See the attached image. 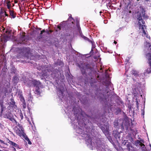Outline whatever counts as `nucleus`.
I'll return each mask as SVG.
<instances>
[{
    "label": "nucleus",
    "mask_w": 151,
    "mask_h": 151,
    "mask_svg": "<svg viewBox=\"0 0 151 151\" xmlns=\"http://www.w3.org/2000/svg\"><path fill=\"white\" fill-rule=\"evenodd\" d=\"M140 74H139L137 72H134V73H133V76L137 78L135 79L133 78V81L139 84H141L142 83V81H143L144 80L143 78H140Z\"/></svg>",
    "instance_id": "nucleus-11"
},
{
    "label": "nucleus",
    "mask_w": 151,
    "mask_h": 151,
    "mask_svg": "<svg viewBox=\"0 0 151 151\" xmlns=\"http://www.w3.org/2000/svg\"><path fill=\"white\" fill-rule=\"evenodd\" d=\"M17 125L19 128H17V129L16 130L17 134L20 137L25 136L24 129L22 126L19 123Z\"/></svg>",
    "instance_id": "nucleus-12"
},
{
    "label": "nucleus",
    "mask_w": 151,
    "mask_h": 151,
    "mask_svg": "<svg viewBox=\"0 0 151 151\" xmlns=\"http://www.w3.org/2000/svg\"><path fill=\"white\" fill-rule=\"evenodd\" d=\"M68 21L70 22L71 23L64 24V32L66 36L74 37L79 34L81 38H87L82 33L80 26L79 19L76 18L75 19L70 14Z\"/></svg>",
    "instance_id": "nucleus-2"
},
{
    "label": "nucleus",
    "mask_w": 151,
    "mask_h": 151,
    "mask_svg": "<svg viewBox=\"0 0 151 151\" xmlns=\"http://www.w3.org/2000/svg\"><path fill=\"white\" fill-rule=\"evenodd\" d=\"M10 2L9 1H8L6 3L7 7L8 9H9L11 6V5L10 4Z\"/></svg>",
    "instance_id": "nucleus-28"
},
{
    "label": "nucleus",
    "mask_w": 151,
    "mask_h": 151,
    "mask_svg": "<svg viewBox=\"0 0 151 151\" xmlns=\"http://www.w3.org/2000/svg\"><path fill=\"white\" fill-rule=\"evenodd\" d=\"M70 119L71 120V121L73 120V119L72 118V117H70Z\"/></svg>",
    "instance_id": "nucleus-40"
},
{
    "label": "nucleus",
    "mask_w": 151,
    "mask_h": 151,
    "mask_svg": "<svg viewBox=\"0 0 151 151\" xmlns=\"http://www.w3.org/2000/svg\"><path fill=\"white\" fill-rule=\"evenodd\" d=\"M142 16L144 18L147 19L148 17V16H146L145 15V13H144V14H143Z\"/></svg>",
    "instance_id": "nucleus-33"
},
{
    "label": "nucleus",
    "mask_w": 151,
    "mask_h": 151,
    "mask_svg": "<svg viewBox=\"0 0 151 151\" xmlns=\"http://www.w3.org/2000/svg\"><path fill=\"white\" fill-rule=\"evenodd\" d=\"M13 40L15 41V44L17 43L18 44H25V41L28 40L29 38H13Z\"/></svg>",
    "instance_id": "nucleus-13"
},
{
    "label": "nucleus",
    "mask_w": 151,
    "mask_h": 151,
    "mask_svg": "<svg viewBox=\"0 0 151 151\" xmlns=\"http://www.w3.org/2000/svg\"><path fill=\"white\" fill-rule=\"evenodd\" d=\"M85 39H86V40L89 42H90L92 44V48L91 50V52L93 51V49L95 48V45H94V42L93 41L92 38H91V39L90 40L89 38H85Z\"/></svg>",
    "instance_id": "nucleus-16"
},
{
    "label": "nucleus",
    "mask_w": 151,
    "mask_h": 151,
    "mask_svg": "<svg viewBox=\"0 0 151 151\" xmlns=\"http://www.w3.org/2000/svg\"><path fill=\"white\" fill-rule=\"evenodd\" d=\"M148 60V63L149 65V67L145 70V74L151 73V58L150 59H147Z\"/></svg>",
    "instance_id": "nucleus-14"
},
{
    "label": "nucleus",
    "mask_w": 151,
    "mask_h": 151,
    "mask_svg": "<svg viewBox=\"0 0 151 151\" xmlns=\"http://www.w3.org/2000/svg\"><path fill=\"white\" fill-rule=\"evenodd\" d=\"M20 54L25 56L28 59H32L29 56L31 54H30L29 48V47H24L21 49Z\"/></svg>",
    "instance_id": "nucleus-10"
},
{
    "label": "nucleus",
    "mask_w": 151,
    "mask_h": 151,
    "mask_svg": "<svg viewBox=\"0 0 151 151\" xmlns=\"http://www.w3.org/2000/svg\"><path fill=\"white\" fill-rule=\"evenodd\" d=\"M8 143L10 144L12 146V147H19V145L17 144L16 143L13 142L12 141L9 140V142H8Z\"/></svg>",
    "instance_id": "nucleus-19"
},
{
    "label": "nucleus",
    "mask_w": 151,
    "mask_h": 151,
    "mask_svg": "<svg viewBox=\"0 0 151 151\" xmlns=\"http://www.w3.org/2000/svg\"><path fill=\"white\" fill-rule=\"evenodd\" d=\"M114 43L115 44H116L117 43V42H116V41H114Z\"/></svg>",
    "instance_id": "nucleus-42"
},
{
    "label": "nucleus",
    "mask_w": 151,
    "mask_h": 151,
    "mask_svg": "<svg viewBox=\"0 0 151 151\" xmlns=\"http://www.w3.org/2000/svg\"><path fill=\"white\" fill-rule=\"evenodd\" d=\"M4 35V38H15V33L10 29H5L3 27L2 29Z\"/></svg>",
    "instance_id": "nucleus-7"
},
{
    "label": "nucleus",
    "mask_w": 151,
    "mask_h": 151,
    "mask_svg": "<svg viewBox=\"0 0 151 151\" xmlns=\"http://www.w3.org/2000/svg\"><path fill=\"white\" fill-rule=\"evenodd\" d=\"M11 148V150H12V151H16V149L14 147H12Z\"/></svg>",
    "instance_id": "nucleus-34"
},
{
    "label": "nucleus",
    "mask_w": 151,
    "mask_h": 151,
    "mask_svg": "<svg viewBox=\"0 0 151 151\" xmlns=\"http://www.w3.org/2000/svg\"><path fill=\"white\" fill-rule=\"evenodd\" d=\"M99 94H98V93L97 92V94H95V95L94 96V98L96 99V98L100 99H102L103 98V97H104V96L103 94H102L101 93H100L99 92Z\"/></svg>",
    "instance_id": "nucleus-17"
},
{
    "label": "nucleus",
    "mask_w": 151,
    "mask_h": 151,
    "mask_svg": "<svg viewBox=\"0 0 151 151\" xmlns=\"http://www.w3.org/2000/svg\"><path fill=\"white\" fill-rule=\"evenodd\" d=\"M22 137H23L26 140H27V141L29 140V138L25 134V136H22Z\"/></svg>",
    "instance_id": "nucleus-32"
},
{
    "label": "nucleus",
    "mask_w": 151,
    "mask_h": 151,
    "mask_svg": "<svg viewBox=\"0 0 151 151\" xmlns=\"http://www.w3.org/2000/svg\"><path fill=\"white\" fill-rule=\"evenodd\" d=\"M46 70H47V72L49 73V74L47 73V74L45 75V76H46L47 75L50 74L52 76V77L53 78L55 77H58L59 76L58 70L57 69L55 70V71L53 72V69L52 70V67H50V68L48 67H47Z\"/></svg>",
    "instance_id": "nucleus-9"
},
{
    "label": "nucleus",
    "mask_w": 151,
    "mask_h": 151,
    "mask_svg": "<svg viewBox=\"0 0 151 151\" xmlns=\"http://www.w3.org/2000/svg\"><path fill=\"white\" fill-rule=\"evenodd\" d=\"M0 143L2 144H5L4 142L2 140L1 141V142H0Z\"/></svg>",
    "instance_id": "nucleus-37"
},
{
    "label": "nucleus",
    "mask_w": 151,
    "mask_h": 151,
    "mask_svg": "<svg viewBox=\"0 0 151 151\" xmlns=\"http://www.w3.org/2000/svg\"><path fill=\"white\" fill-rule=\"evenodd\" d=\"M0 39H1V40H2L1 39H2L3 38H1Z\"/></svg>",
    "instance_id": "nucleus-49"
},
{
    "label": "nucleus",
    "mask_w": 151,
    "mask_h": 151,
    "mask_svg": "<svg viewBox=\"0 0 151 151\" xmlns=\"http://www.w3.org/2000/svg\"><path fill=\"white\" fill-rule=\"evenodd\" d=\"M4 15H5L6 16H8V14L6 13V12H4Z\"/></svg>",
    "instance_id": "nucleus-36"
},
{
    "label": "nucleus",
    "mask_w": 151,
    "mask_h": 151,
    "mask_svg": "<svg viewBox=\"0 0 151 151\" xmlns=\"http://www.w3.org/2000/svg\"><path fill=\"white\" fill-rule=\"evenodd\" d=\"M144 0L145 1H150L151 0Z\"/></svg>",
    "instance_id": "nucleus-39"
},
{
    "label": "nucleus",
    "mask_w": 151,
    "mask_h": 151,
    "mask_svg": "<svg viewBox=\"0 0 151 151\" xmlns=\"http://www.w3.org/2000/svg\"><path fill=\"white\" fill-rule=\"evenodd\" d=\"M10 15L13 18H15L16 17V14L14 13V12L13 11L10 10L9 11Z\"/></svg>",
    "instance_id": "nucleus-21"
},
{
    "label": "nucleus",
    "mask_w": 151,
    "mask_h": 151,
    "mask_svg": "<svg viewBox=\"0 0 151 151\" xmlns=\"http://www.w3.org/2000/svg\"><path fill=\"white\" fill-rule=\"evenodd\" d=\"M126 63H125V70L126 71H127L128 70V65H129V63H128L127 61H125Z\"/></svg>",
    "instance_id": "nucleus-27"
},
{
    "label": "nucleus",
    "mask_w": 151,
    "mask_h": 151,
    "mask_svg": "<svg viewBox=\"0 0 151 151\" xmlns=\"http://www.w3.org/2000/svg\"><path fill=\"white\" fill-rule=\"evenodd\" d=\"M28 144H31V142L30 141H29V142H28Z\"/></svg>",
    "instance_id": "nucleus-43"
},
{
    "label": "nucleus",
    "mask_w": 151,
    "mask_h": 151,
    "mask_svg": "<svg viewBox=\"0 0 151 151\" xmlns=\"http://www.w3.org/2000/svg\"><path fill=\"white\" fill-rule=\"evenodd\" d=\"M64 87L62 86L58 88L57 90L58 91V94L59 97L63 96V93L64 91Z\"/></svg>",
    "instance_id": "nucleus-15"
},
{
    "label": "nucleus",
    "mask_w": 151,
    "mask_h": 151,
    "mask_svg": "<svg viewBox=\"0 0 151 151\" xmlns=\"http://www.w3.org/2000/svg\"><path fill=\"white\" fill-rule=\"evenodd\" d=\"M3 100L2 99L1 100L0 99V104L1 106V114L3 116L4 118H6L9 119L13 122H15L17 123V122L16 120L13 118V116L11 114V112L13 111L17 112V109H16L17 106L16 105H13V107L9 106L8 107L7 109L6 112L4 113L3 111L5 109V107L3 106V105L2 104Z\"/></svg>",
    "instance_id": "nucleus-3"
},
{
    "label": "nucleus",
    "mask_w": 151,
    "mask_h": 151,
    "mask_svg": "<svg viewBox=\"0 0 151 151\" xmlns=\"http://www.w3.org/2000/svg\"><path fill=\"white\" fill-rule=\"evenodd\" d=\"M5 17L4 15V12H1L0 13V18L1 20V22H3L5 19Z\"/></svg>",
    "instance_id": "nucleus-23"
},
{
    "label": "nucleus",
    "mask_w": 151,
    "mask_h": 151,
    "mask_svg": "<svg viewBox=\"0 0 151 151\" xmlns=\"http://www.w3.org/2000/svg\"><path fill=\"white\" fill-rule=\"evenodd\" d=\"M144 52L146 58H151V43L150 39L146 41L144 43Z\"/></svg>",
    "instance_id": "nucleus-4"
},
{
    "label": "nucleus",
    "mask_w": 151,
    "mask_h": 151,
    "mask_svg": "<svg viewBox=\"0 0 151 151\" xmlns=\"http://www.w3.org/2000/svg\"><path fill=\"white\" fill-rule=\"evenodd\" d=\"M75 110H76V108H75V107H74L73 108V111H74V115H75V116H77V114H78L79 113H78V111H76ZM78 118H79L78 117H75V119H78Z\"/></svg>",
    "instance_id": "nucleus-24"
},
{
    "label": "nucleus",
    "mask_w": 151,
    "mask_h": 151,
    "mask_svg": "<svg viewBox=\"0 0 151 151\" xmlns=\"http://www.w3.org/2000/svg\"><path fill=\"white\" fill-rule=\"evenodd\" d=\"M142 114H143L144 115V113H142Z\"/></svg>",
    "instance_id": "nucleus-52"
},
{
    "label": "nucleus",
    "mask_w": 151,
    "mask_h": 151,
    "mask_svg": "<svg viewBox=\"0 0 151 151\" xmlns=\"http://www.w3.org/2000/svg\"><path fill=\"white\" fill-rule=\"evenodd\" d=\"M19 112V115L20 116L21 119H23V115L21 111H19L18 109L17 110Z\"/></svg>",
    "instance_id": "nucleus-26"
},
{
    "label": "nucleus",
    "mask_w": 151,
    "mask_h": 151,
    "mask_svg": "<svg viewBox=\"0 0 151 151\" xmlns=\"http://www.w3.org/2000/svg\"><path fill=\"white\" fill-rule=\"evenodd\" d=\"M7 86H8V87H7V88H9V86H8V85H7Z\"/></svg>",
    "instance_id": "nucleus-46"
},
{
    "label": "nucleus",
    "mask_w": 151,
    "mask_h": 151,
    "mask_svg": "<svg viewBox=\"0 0 151 151\" xmlns=\"http://www.w3.org/2000/svg\"><path fill=\"white\" fill-rule=\"evenodd\" d=\"M0 127H1V128H2V125L1 123H0Z\"/></svg>",
    "instance_id": "nucleus-41"
},
{
    "label": "nucleus",
    "mask_w": 151,
    "mask_h": 151,
    "mask_svg": "<svg viewBox=\"0 0 151 151\" xmlns=\"http://www.w3.org/2000/svg\"><path fill=\"white\" fill-rule=\"evenodd\" d=\"M129 13H131V11H129Z\"/></svg>",
    "instance_id": "nucleus-47"
},
{
    "label": "nucleus",
    "mask_w": 151,
    "mask_h": 151,
    "mask_svg": "<svg viewBox=\"0 0 151 151\" xmlns=\"http://www.w3.org/2000/svg\"><path fill=\"white\" fill-rule=\"evenodd\" d=\"M24 83L27 84L29 86H32V85H34V87H36V89L35 91L37 94H39L40 93V90L39 88V87L40 86V83L39 81H37L35 80H29L27 78H26L25 80L24 81Z\"/></svg>",
    "instance_id": "nucleus-5"
},
{
    "label": "nucleus",
    "mask_w": 151,
    "mask_h": 151,
    "mask_svg": "<svg viewBox=\"0 0 151 151\" xmlns=\"http://www.w3.org/2000/svg\"><path fill=\"white\" fill-rule=\"evenodd\" d=\"M22 1H24L25 0H21Z\"/></svg>",
    "instance_id": "nucleus-50"
},
{
    "label": "nucleus",
    "mask_w": 151,
    "mask_h": 151,
    "mask_svg": "<svg viewBox=\"0 0 151 151\" xmlns=\"http://www.w3.org/2000/svg\"><path fill=\"white\" fill-rule=\"evenodd\" d=\"M1 140L0 139V142H1Z\"/></svg>",
    "instance_id": "nucleus-51"
},
{
    "label": "nucleus",
    "mask_w": 151,
    "mask_h": 151,
    "mask_svg": "<svg viewBox=\"0 0 151 151\" xmlns=\"http://www.w3.org/2000/svg\"><path fill=\"white\" fill-rule=\"evenodd\" d=\"M0 147H1V145H0Z\"/></svg>",
    "instance_id": "nucleus-53"
},
{
    "label": "nucleus",
    "mask_w": 151,
    "mask_h": 151,
    "mask_svg": "<svg viewBox=\"0 0 151 151\" xmlns=\"http://www.w3.org/2000/svg\"><path fill=\"white\" fill-rule=\"evenodd\" d=\"M61 25V23L59 25H58L57 27V29H55V31L56 32H60V30L61 29L62 27L60 26Z\"/></svg>",
    "instance_id": "nucleus-25"
},
{
    "label": "nucleus",
    "mask_w": 151,
    "mask_h": 151,
    "mask_svg": "<svg viewBox=\"0 0 151 151\" xmlns=\"http://www.w3.org/2000/svg\"><path fill=\"white\" fill-rule=\"evenodd\" d=\"M113 134L116 138H118L119 139L120 138V133L116 131H114L113 132Z\"/></svg>",
    "instance_id": "nucleus-20"
},
{
    "label": "nucleus",
    "mask_w": 151,
    "mask_h": 151,
    "mask_svg": "<svg viewBox=\"0 0 151 151\" xmlns=\"http://www.w3.org/2000/svg\"><path fill=\"white\" fill-rule=\"evenodd\" d=\"M135 145L136 146L138 145L140 146L141 147H142V148L144 147L145 146L139 140H137L136 141L135 143Z\"/></svg>",
    "instance_id": "nucleus-22"
},
{
    "label": "nucleus",
    "mask_w": 151,
    "mask_h": 151,
    "mask_svg": "<svg viewBox=\"0 0 151 151\" xmlns=\"http://www.w3.org/2000/svg\"><path fill=\"white\" fill-rule=\"evenodd\" d=\"M139 0H137V1H139Z\"/></svg>",
    "instance_id": "nucleus-48"
},
{
    "label": "nucleus",
    "mask_w": 151,
    "mask_h": 151,
    "mask_svg": "<svg viewBox=\"0 0 151 151\" xmlns=\"http://www.w3.org/2000/svg\"><path fill=\"white\" fill-rule=\"evenodd\" d=\"M133 151H134L133 150Z\"/></svg>",
    "instance_id": "nucleus-54"
},
{
    "label": "nucleus",
    "mask_w": 151,
    "mask_h": 151,
    "mask_svg": "<svg viewBox=\"0 0 151 151\" xmlns=\"http://www.w3.org/2000/svg\"><path fill=\"white\" fill-rule=\"evenodd\" d=\"M108 84H109L110 83V81H109L108 82Z\"/></svg>",
    "instance_id": "nucleus-45"
},
{
    "label": "nucleus",
    "mask_w": 151,
    "mask_h": 151,
    "mask_svg": "<svg viewBox=\"0 0 151 151\" xmlns=\"http://www.w3.org/2000/svg\"><path fill=\"white\" fill-rule=\"evenodd\" d=\"M50 27H49L48 29H46V30L43 29L41 31L40 34V36L41 37H47L51 36L53 31L50 29Z\"/></svg>",
    "instance_id": "nucleus-8"
},
{
    "label": "nucleus",
    "mask_w": 151,
    "mask_h": 151,
    "mask_svg": "<svg viewBox=\"0 0 151 151\" xmlns=\"http://www.w3.org/2000/svg\"><path fill=\"white\" fill-rule=\"evenodd\" d=\"M78 124L81 128L78 127L77 128L76 130V132L81 134L80 136L82 137V139H85L87 146L90 149L93 150L96 148L100 151H106L105 144L101 142L100 139H97L96 140V144L94 143L92 141L93 139L90 137V136L87 134V131L86 133L83 132L86 129L83 126L86 127V125L84 124H83L81 126L80 122H79Z\"/></svg>",
    "instance_id": "nucleus-1"
},
{
    "label": "nucleus",
    "mask_w": 151,
    "mask_h": 151,
    "mask_svg": "<svg viewBox=\"0 0 151 151\" xmlns=\"http://www.w3.org/2000/svg\"><path fill=\"white\" fill-rule=\"evenodd\" d=\"M3 92H2L1 93V95H2V94L3 93L5 95L6 93H7V90L6 89L4 91L3 90Z\"/></svg>",
    "instance_id": "nucleus-31"
},
{
    "label": "nucleus",
    "mask_w": 151,
    "mask_h": 151,
    "mask_svg": "<svg viewBox=\"0 0 151 151\" xmlns=\"http://www.w3.org/2000/svg\"><path fill=\"white\" fill-rule=\"evenodd\" d=\"M36 27H37V29L38 30H41L42 29L40 28H39V27H38L37 26H36ZM35 29H36V28H35Z\"/></svg>",
    "instance_id": "nucleus-35"
},
{
    "label": "nucleus",
    "mask_w": 151,
    "mask_h": 151,
    "mask_svg": "<svg viewBox=\"0 0 151 151\" xmlns=\"http://www.w3.org/2000/svg\"><path fill=\"white\" fill-rule=\"evenodd\" d=\"M105 73L106 77L107 78L108 80H109V75L107 74V71L106 70Z\"/></svg>",
    "instance_id": "nucleus-30"
},
{
    "label": "nucleus",
    "mask_w": 151,
    "mask_h": 151,
    "mask_svg": "<svg viewBox=\"0 0 151 151\" xmlns=\"http://www.w3.org/2000/svg\"><path fill=\"white\" fill-rule=\"evenodd\" d=\"M101 129L105 134H108L109 130V127H103L101 128Z\"/></svg>",
    "instance_id": "nucleus-18"
},
{
    "label": "nucleus",
    "mask_w": 151,
    "mask_h": 151,
    "mask_svg": "<svg viewBox=\"0 0 151 151\" xmlns=\"http://www.w3.org/2000/svg\"><path fill=\"white\" fill-rule=\"evenodd\" d=\"M137 19L138 20V24L139 28L141 27L142 29V34L143 37L146 38H150L149 36H148V35L144 29H146V27L144 25L145 24V22L142 19V17L141 14L137 16Z\"/></svg>",
    "instance_id": "nucleus-6"
},
{
    "label": "nucleus",
    "mask_w": 151,
    "mask_h": 151,
    "mask_svg": "<svg viewBox=\"0 0 151 151\" xmlns=\"http://www.w3.org/2000/svg\"><path fill=\"white\" fill-rule=\"evenodd\" d=\"M17 148H19V149H20L21 148V147H17Z\"/></svg>",
    "instance_id": "nucleus-44"
},
{
    "label": "nucleus",
    "mask_w": 151,
    "mask_h": 151,
    "mask_svg": "<svg viewBox=\"0 0 151 151\" xmlns=\"http://www.w3.org/2000/svg\"><path fill=\"white\" fill-rule=\"evenodd\" d=\"M25 32H22L21 33H20V35H21V36L20 38H24V37H25Z\"/></svg>",
    "instance_id": "nucleus-29"
},
{
    "label": "nucleus",
    "mask_w": 151,
    "mask_h": 151,
    "mask_svg": "<svg viewBox=\"0 0 151 151\" xmlns=\"http://www.w3.org/2000/svg\"><path fill=\"white\" fill-rule=\"evenodd\" d=\"M17 78L16 77V76H14V79L17 80Z\"/></svg>",
    "instance_id": "nucleus-38"
}]
</instances>
